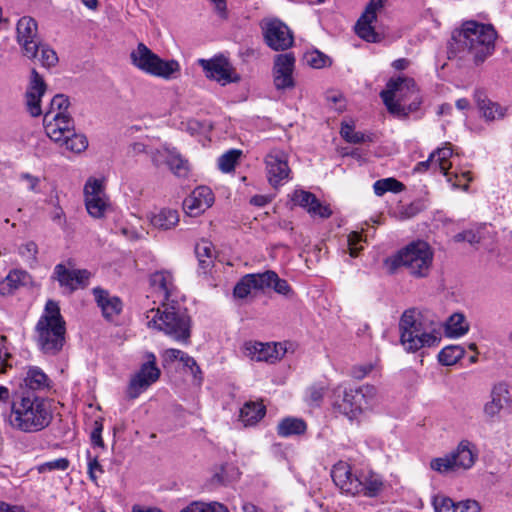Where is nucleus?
I'll return each mask as SVG.
<instances>
[{
  "mask_svg": "<svg viewBox=\"0 0 512 512\" xmlns=\"http://www.w3.org/2000/svg\"><path fill=\"white\" fill-rule=\"evenodd\" d=\"M433 506L435 512H480V506L474 500L455 503L451 498L445 496H436Z\"/></svg>",
  "mask_w": 512,
  "mask_h": 512,
  "instance_id": "29",
  "label": "nucleus"
},
{
  "mask_svg": "<svg viewBox=\"0 0 512 512\" xmlns=\"http://www.w3.org/2000/svg\"><path fill=\"white\" fill-rule=\"evenodd\" d=\"M46 90L47 85L43 77L33 68L25 93L26 107L31 116L37 117L42 114L41 99Z\"/></svg>",
  "mask_w": 512,
  "mask_h": 512,
  "instance_id": "23",
  "label": "nucleus"
},
{
  "mask_svg": "<svg viewBox=\"0 0 512 512\" xmlns=\"http://www.w3.org/2000/svg\"><path fill=\"white\" fill-rule=\"evenodd\" d=\"M306 211L311 217H319L322 219H327L332 215L330 206L320 202L317 197H315L313 204L307 207Z\"/></svg>",
  "mask_w": 512,
  "mask_h": 512,
  "instance_id": "52",
  "label": "nucleus"
},
{
  "mask_svg": "<svg viewBox=\"0 0 512 512\" xmlns=\"http://www.w3.org/2000/svg\"><path fill=\"white\" fill-rule=\"evenodd\" d=\"M53 277L59 285L69 293L83 289L89 284L91 273L86 269H69L64 264H57L54 268Z\"/></svg>",
  "mask_w": 512,
  "mask_h": 512,
  "instance_id": "19",
  "label": "nucleus"
},
{
  "mask_svg": "<svg viewBox=\"0 0 512 512\" xmlns=\"http://www.w3.org/2000/svg\"><path fill=\"white\" fill-rule=\"evenodd\" d=\"M464 355V349L460 346H446L438 354V360L442 365L451 366L457 363Z\"/></svg>",
  "mask_w": 512,
  "mask_h": 512,
  "instance_id": "42",
  "label": "nucleus"
},
{
  "mask_svg": "<svg viewBox=\"0 0 512 512\" xmlns=\"http://www.w3.org/2000/svg\"><path fill=\"white\" fill-rule=\"evenodd\" d=\"M180 512H229L227 507L219 502L194 501Z\"/></svg>",
  "mask_w": 512,
  "mask_h": 512,
  "instance_id": "44",
  "label": "nucleus"
},
{
  "mask_svg": "<svg viewBox=\"0 0 512 512\" xmlns=\"http://www.w3.org/2000/svg\"><path fill=\"white\" fill-rule=\"evenodd\" d=\"M324 395V389L322 387L313 386L309 389V398L312 403H318Z\"/></svg>",
  "mask_w": 512,
  "mask_h": 512,
  "instance_id": "64",
  "label": "nucleus"
},
{
  "mask_svg": "<svg viewBox=\"0 0 512 512\" xmlns=\"http://www.w3.org/2000/svg\"><path fill=\"white\" fill-rule=\"evenodd\" d=\"M468 323L462 314L455 313L449 317L445 325V332L449 337H460L468 331Z\"/></svg>",
  "mask_w": 512,
  "mask_h": 512,
  "instance_id": "40",
  "label": "nucleus"
},
{
  "mask_svg": "<svg viewBox=\"0 0 512 512\" xmlns=\"http://www.w3.org/2000/svg\"><path fill=\"white\" fill-rule=\"evenodd\" d=\"M165 162L170 171L177 177H187L190 172V163L175 148H165Z\"/></svg>",
  "mask_w": 512,
  "mask_h": 512,
  "instance_id": "30",
  "label": "nucleus"
},
{
  "mask_svg": "<svg viewBox=\"0 0 512 512\" xmlns=\"http://www.w3.org/2000/svg\"><path fill=\"white\" fill-rule=\"evenodd\" d=\"M399 327L401 344L406 351L415 352L424 347L436 346L440 341L434 331L424 328L420 315L415 310H407L403 313Z\"/></svg>",
  "mask_w": 512,
  "mask_h": 512,
  "instance_id": "9",
  "label": "nucleus"
},
{
  "mask_svg": "<svg viewBox=\"0 0 512 512\" xmlns=\"http://www.w3.org/2000/svg\"><path fill=\"white\" fill-rule=\"evenodd\" d=\"M132 64L139 70L166 80L175 78L180 72L178 61L163 60L144 43H139L130 54Z\"/></svg>",
  "mask_w": 512,
  "mask_h": 512,
  "instance_id": "10",
  "label": "nucleus"
},
{
  "mask_svg": "<svg viewBox=\"0 0 512 512\" xmlns=\"http://www.w3.org/2000/svg\"><path fill=\"white\" fill-rule=\"evenodd\" d=\"M121 233L130 240H138V239H141L144 237L143 230L137 231V230H135L133 228H129V227H122Z\"/></svg>",
  "mask_w": 512,
  "mask_h": 512,
  "instance_id": "63",
  "label": "nucleus"
},
{
  "mask_svg": "<svg viewBox=\"0 0 512 512\" xmlns=\"http://www.w3.org/2000/svg\"><path fill=\"white\" fill-rule=\"evenodd\" d=\"M161 371L157 367L156 357L153 353L146 354V362L132 376L128 395L130 398H137L144 390L155 383L160 377Z\"/></svg>",
  "mask_w": 512,
  "mask_h": 512,
  "instance_id": "14",
  "label": "nucleus"
},
{
  "mask_svg": "<svg viewBox=\"0 0 512 512\" xmlns=\"http://www.w3.org/2000/svg\"><path fill=\"white\" fill-rule=\"evenodd\" d=\"M252 290H263L262 273L247 274L235 285L233 295L236 298H246Z\"/></svg>",
  "mask_w": 512,
  "mask_h": 512,
  "instance_id": "31",
  "label": "nucleus"
},
{
  "mask_svg": "<svg viewBox=\"0 0 512 512\" xmlns=\"http://www.w3.org/2000/svg\"><path fill=\"white\" fill-rule=\"evenodd\" d=\"M17 251L23 261L30 267L37 264L38 246L34 241H27L21 244Z\"/></svg>",
  "mask_w": 512,
  "mask_h": 512,
  "instance_id": "46",
  "label": "nucleus"
},
{
  "mask_svg": "<svg viewBox=\"0 0 512 512\" xmlns=\"http://www.w3.org/2000/svg\"><path fill=\"white\" fill-rule=\"evenodd\" d=\"M331 477L341 493L348 496L375 497L384 487L379 474L371 470H356L346 461L333 465Z\"/></svg>",
  "mask_w": 512,
  "mask_h": 512,
  "instance_id": "3",
  "label": "nucleus"
},
{
  "mask_svg": "<svg viewBox=\"0 0 512 512\" xmlns=\"http://www.w3.org/2000/svg\"><path fill=\"white\" fill-rule=\"evenodd\" d=\"M477 458L473 445L469 441H461L451 453L433 458L430 468L440 474H450L470 469Z\"/></svg>",
  "mask_w": 512,
  "mask_h": 512,
  "instance_id": "11",
  "label": "nucleus"
},
{
  "mask_svg": "<svg viewBox=\"0 0 512 512\" xmlns=\"http://www.w3.org/2000/svg\"><path fill=\"white\" fill-rule=\"evenodd\" d=\"M195 254L200 268L205 273L214 262L215 248L213 244L208 240H201L195 246Z\"/></svg>",
  "mask_w": 512,
  "mask_h": 512,
  "instance_id": "37",
  "label": "nucleus"
},
{
  "mask_svg": "<svg viewBox=\"0 0 512 512\" xmlns=\"http://www.w3.org/2000/svg\"><path fill=\"white\" fill-rule=\"evenodd\" d=\"M69 460L67 458H58L51 461H47L38 466L40 473L50 472L54 470L65 471L69 467Z\"/></svg>",
  "mask_w": 512,
  "mask_h": 512,
  "instance_id": "57",
  "label": "nucleus"
},
{
  "mask_svg": "<svg viewBox=\"0 0 512 512\" xmlns=\"http://www.w3.org/2000/svg\"><path fill=\"white\" fill-rule=\"evenodd\" d=\"M53 419L49 401L33 393L15 394L8 415L9 425L24 433H36L47 428Z\"/></svg>",
  "mask_w": 512,
  "mask_h": 512,
  "instance_id": "1",
  "label": "nucleus"
},
{
  "mask_svg": "<svg viewBox=\"0 0 512 512\" xmlns=\"http://www.w3.org/2000/svg\"><path fill=\"white\" fill-rule=\"evenodd\" d=\"M341 136L349 143H363L368 138L365 134L357 132L350 124L343 123L340 130Z\"/></svg>",
  "mask_w": 512,
  "mask_h": 512,
  "instance_id": "51",
  "label": "nucleus"
},
{
  "mask_svg": "<svg viewBox=\"0 0 512 512\" xmlns=\"http://www.w3.org/2000/svg\"><path fill=\"white\" fill-rule=\"evenodd\" d=\"M179 222V213L175 209L163 208L150 216V223L160 230H170Z\"/></svg>",
  "mask_w": 512,
  "mask_h": 512,
  "instance_id": "32",
  "label": "nucleus"
},
{
  "mask_svg": "<svg viewBox=\"0 0 512 512\" xmlns=\"http://www.w3.org/2000/svg\"><path fill=\"white\" fill-rule=\"evenodd\" d=\"M58 144L73 153H81L88 147V140L85 135L76 133L74 127L71 135H66Z\"/></svg>",
  "mask_w": 512,
  "mask_h": 512,
  "instance_id": "38",
  "label": "nucleus"
},
{
  "mask_svg": "<svg viewBox=\"0 0 512 512\" xmlns=\"http://www.w3.org/2000/svg\"><path fill=\"white\" fill-rule=\"evenodd\" d=\"M12 355L7 346V339L5 336H0V374L6 373L12 367Z\"/></svg>",
  "mask_w": 512,
  "mask_h": 512,
  "instance_id": "54",
  "label": "nucleus"
},
{
  "mask_svg": "<svg viewBox=\"0 0 512 512\" xmlns=\"http://www.w3.org/2000/svg\"><path fill=\"white\" fill-rule=\"evenodd\" d=\"M92 292L103 317L108 321H115L123 308L121 299L100 287L94 288Z\"/></svg>",
  "mask_w": 512,
  "mask_h": 512,
  "instance_id": "26",
  "label": "nucleus"
},
{
  "mask_svg": "<svg viewBox=\"0 0 512 512\" xmlns=\"http://www.w3.org/2000/svg\"><path fill=\"white\" fill-rule=\"evenodd\" d=\"M29 274L22 269L11 270L8 275L0 282V293L8 295L13 293L19 287L26 284Z\"/></svg>",
  "mask_w": 512,
  "mask_h": 512,
  "instance_id": "34",
  "label": "nucleus"
},
{
  "mask_svg": "<svg viewBox=\"0 0 512 512\" xmlns=\"http://www.w3.org/2000/svg\"><path fill=\"white\" fill-rule=\"evenodd\" d=\"M380 96L387 110L398 118H406L421 104L415 81L408 77L391 78Z\"/></svg>",
  "mask_w": 512,
  "mask_h": 512,
  "instance_id": "5",
  "label": "nucleus"
},
{
  "mask_svg": "<svg viewBox=\"0 0 512 512\" xmlns=\"http://www.w3.org/2000/svg\"><path fill=\"white\" fill-rule=\"evenodd\" d=\"M244 353L252 361L274 363L285 355L286 348L281 343L249 341L244 344Z\"/></svg>",
  "mask_w": 512,
  "mask_h": 512,
  "instance_id": "21",
  "label": "nucleus"
},
{
  "mask_svg": "<svg viewBox=\"0 0 512 512\" xmlns=\"http://www.w3.org/2000/svg\"><path fill=\"white\" fill-rule=\"evenodd\" d=\"M509 401L508 385L504 382L497 383L491 391V400L484 405V414L492 419L499 415Z\"/></svg>",
  "mask_w": 512,
  "mask_h": 512,
  "instance_id": "28",
  "label": "nucleus"
},
{
  "mask_svg": "<svg viewBox=\"0 0 512 512\" xmlns=\"http://www.w3.org/2000/svg\"><path fill=\"white\" fill-rule=\"evenodd\" d=\"M306 430V422L303 419L297 417L283 418L277 425V434L283 438L302 435L306 432Z\"/></svg>",
  "mask_w": 512,
  "mask_h": 512,
  "instance_id": "33",
  "label": "nucleus"
},
{
  "mask_svg": "<svg viewBox=\"0 0 512 512\" xmlns=\"http://www.w3.org/2000/svg\"><path fill=\"white\" fill-rule=\"evenodd\" d=\"M454 241L455 242L467 241L470 244H474V243L479 242V237L475 232L469 230V231H463V232L457 233L454 236Z\"/></svg>",
  "mask_w": 512,
  "mask_h": 512,
  "instance_id": "60",
  "label": "nucleus"
},
{
  "mask_svg": "<svg viewBox=\"0 0 512 512\" xmlns=\"http://www.w3.org/2000/svg\"><path fill=\"white\" fill-rule=\"evenodd\" d=\"M150 285L153 292L158 294L161 303L171 302L178 298V292L173 282L171 273L167 271L155 272L150 276Z\"/></svg>",
  "mask_w": 512,
  "mask_h": 512,
  "instance_id": "27",
  "label": "nucleus"
},
{
  "mask_svg": "<svg viewBox=\"0 0 512 512\" xmlns=\"http://www.w3.org/2000/svg\"><path fill=\"white\" fill-rule=\"evenodd\" d=\"M263 278V289L267 287H273L274 290L282 295H288L292 289L288 282L284 279H280L278 275L273 271H266L262 273Z\"/></svg>",
  "mask_w": 512,
  "mask_h": 512,
  "instance_id": "39",
  "label": "nucleus"
},
{
  "mask_svg": "<svg viewBox=\"0 0 512 512\" xmlns=\"http://www.w3.org/2000/svg\"><path fill=\"white\" fill-rule=\"evenodd\" d=\"M461 36L462 46L476 65L483 63L495 50L497 33L490 24L467 21L462 26Z\"/></svg>",
  "mask_w": 512,
  "mask_h": 512,
  "instance_id": "8",
  "label": "nucleus"
},
{
  "mask_svg": "<svg viewBox=\"0 0 512 512\" xmlns=\"http://www.w3.org/2000/svg\"><path fill=\"white\" fill-rule=\"evenodd\" d=\"M305 60L312 68L320 69L330 64V59L319 51L306 53Z\"/></svg>",
  "mask_w": 512,
  "mask_h": 512,
  "instance_id": "56",
  "label": "nucleus"
},
{
  "mask_svg": "<svg viewBox=\"0 0 512 512\" xmlns=\"http://www.w3.org/2000/svg\"><path fill=\"white\" fill-rule=\"evenodd\" d=\"M241 152L239 150H229L218 159V167L222 172L228 173L234 170L235 164L237 163Z\"/></svg>",
  "mask_w": 512,
  "mask_h": 512,
  "instance_id": "47",
  "label": "nucleus"
},
{
  "mask_svg": "<svg viewBox=\"0 0 512 512\" xmlns=\"http://www.w3.org/2000/svg\"><path fill=\"white\" fill-rule=\"evenodd\" d=\"M199 64L206 72V76L208 78L216 80L221 85H226L240 80V77L235 72L232 64L223 56L209 60L200 59Z\"/></svg>",
  "mask_w": 512,
  "mask_h": 512,
  "instance_id": "18",
  "label": "nucleus"
},
{
  "mask_svg": "<svg viewBox=\"0 0 512 512\" xmlns=\"http://www.w3.org/2000/svg\"><path fill=\"white\" fill-rule=\"evenodd\" d=\"M380 401L375 386L364 384L357 388L337 385L332 392L333 409L349 421H359L368 411L373 410Z\"/></svg>",
  "mask_w": 512,
  "mask_h": 512,
  "instance_id": "2",
  "label": "nucleus"
},
{
  "mask_svg": "<svg viewBox=\"0 0 512 512\" xmlns=\"http://www.w3.org/2000/svg\"><path fill=\"white\" fill-rule=\"evenodd\" d=\"M70 106V102L67 96L63 94L55 95L50 103V108L47 112H54V114L60 115H70L68 112V108Z\"/></svg>",
  "mask_w": 512,
  "mask_h": 512,
  "instance_id": "49",
  "label": "nucleus"
},
{
  "mask_svg": "<svg viewBox=\"0 0 512 512\" xmlns=\"http://www.w3.org/2000/svg\"><path fill=\"white\" fill-rule=\"evenodd\" d=\"M86 457H87V470H88L87 472H88V476H89L91 481L96 483L98 477L104 473V468L99 463L97 455L96 456H92L91 452L87 451Z\"/></svg>",
  "mask_w": 512,
  "mask_h": 512,
  "instance_id": "50",
  "label": "nucleus"
},
{
  "mask_svg": "<svg viewBox=\"0 0 512 512\" xmlns=\"http://www.w3.org/2000/svg\"><path fill=\"white\" fill-rule=\"evenodd\" d=\"M374 192L377 196H382L386 192L398 193L404 190L405 186L395 178H384L377 180L374 185Z\"/></svg>",
  "mask_w": 512,
  "mask_h": 512,
  "instance_id": "43",
  "label": "nucleus"
},
{
  "mask_svg": "<svg viewBox=\"0 0 512 512\" xmlns=\"http://www.w3.org/2000/svg\"><path fill=\"white\" fill-rule=\"evenodd\" d=\"M184 353L185 352L179 349L170 348L164 351L163 358L165 361L173 362L175 360H180Z\"/></svg>",
  "mask_w": 512,
  "mask_h": 512,
  "instance_id": "62",
  "label": "nucleus"
},
{
  "mask_svg": "<svg viewBox=\"0 0 512 512\" xmlns=\"http://www.w3.org/2000/svg\"><path fill=\"white\" fill-rule=\"evenodd\" d=\"M453 152L452 149L448 146L442 147L434 151L430 154V160H434V167L438 168L441 173L447 176V180L456 187L467 188L468 182L471 181L470 172H463L461 174V179L455 182H452V178L448 173L451 168L450 158Z\"/></svg>",
  "mask_w": 512,
  "mask_h": 512,
  "instance_id": "25",
  "label": "nucleus"
},
{
  "mask_svg": "<svg viewBox=\"0 0 512 512\" xmlns=\"http://www.w3.org/2000/svg\"><path fill=\"white\" fill-rule=\"evenodd\" d=\"M16 40L23 56L34 60L38 56L41 38L36 20L30 16L20 18L16 25Z\"/></svg>",
  "mask_w": 512,
  "mask_h": 512,
  "instance_id": "12",
  "label": "nucleus"
},
{
  "mask_svg": "<svg viewBox=\"0 0 512 512\" xmlns=\"http://www.w3.org/2000/svg\"><path fill=\"white\" fill-rule=\"evenodd\" d=\"M23 385L33 391L43 390L49 387V378L39 367L32 366L23 378Z\"/></svg>",
  "mask_w": 512,
  "mask_h": 512,
  "instance_id": "36",
  "label": "nucleus"
},
{
  "mask_svg": "<svg viewBox=\"0 0 512 512\" xmlns=\"http://www.w3.org/2000/svg\"><path fill=\"white\" fill-rule=\"evenodd\" d=\"M65 321L57 302L49 300L36 325V342L40 350L48 355L57 354L65 342Z\"/></svg>",
  "mask_w": 512,
  "mask_h": 512,
  "instance_id": "6",
  "label": "nucleus"
},
{
  "mask_svg": "<svg viewBox=\"0 0 512 512\" xmlns=\"http://www.w3.org/2000/svg\"><path fill=\"white\" fill-rule=\"evenodd\" d=\"M19 178H20L21 181L26 183L27 188L30 191H33V192H38L39 191V189H38L39 184H40L39 177L34 176V175L30 174V173H21Z\"/></svg>",
  "mask_w": 512,
  "mask_h": 512,
  "instance_id": "59",
  "label": "nucleus"
},
{
  "mask_svg": "<svg viewBox=\"0 0 512 512\" xmlns=\"http://www.w3.org/2000/svg\"><path fill=\"white\" fill-rule=\"evenodd\" d=\"M315 197L313 193L300 189L293 192L291 200L295 205L306 210L308 206L313 204Z\"/></svg>",
  "mask_w": 512,
  "mask_h": 512,
  "instance_id": "55",
  "label": "nucleus"
},
{
  "mask_svg": "<svg viewBox=\"0 0 512 512\" xmlns=\"http://www.w3.org/2000/svg\"><path fill=\"white\" fill-rule=\"evenodd\" d=\"M295 57L292 53L279 54L273 66V81L277 90L291 89L295 86L293 71Z\"/></svg>",
  "mask_w": 512,
  "mask_h": 512,
  "instance_id": "20",
  "label": "nucleus"
},
{
  "mask_svg": "<svg viewBox=\"0 0 512 512\" xmlns=\"http://www.w3.org/2000/svg\"><path fill=\"white\" fill-rule=\"evenodd\" d=\"M386 0H370L365 11L355 25L356 34L363 40L376 43L381 40V35L376 32L374 23L377 16L383 11Z\"/></svg>",
  "mask_w": 512,
  "mask_h": 512,
  "instance_id": "15",
  "label": "nucleus"
},
{
  "mask_svg": "<svg viewBox=\"0 0 512 512\" xmlns=\"http://www.w3.org/2000/svg\"><path fill=\"white\" fill-rule=\"evenodd\" d=\"M434 252L431 246L423 240L409 243L395 255L388 258L386 263L391 269L403 267L408 274L416 278H425L433 266Z\"/></svg>",
  "mask_w": 512,
  "mask_h": 512,
  "instance_id": "7",
  "label": "nucleus"
},
{
  "mask_svg": "<svg viewBox=\"0 0 512 512\" xmlns=\"http://www.w3.org/2000/svg\"><path fill=\"white\" fill-rule=\"evenodd\" d=\"M239 476V471L232 465H222L213 477L212 481L220 485H228Z\"/></svg>",
  "mask_w": 512,
  "mask_h": 512,
  "instance_id": "45",
  "label": "nucleus"
},
{
  "mask_svg": "<svg viewBox=\"0 0 512 512\" xmlns=\"http://www.w3.org/2000/svg\"><path fill=\"white\" fill-rule=\"evenodd\" d=\"M481 96L482 93H476L475 95L477 105L487 120H495L503 116L502 108L497 103L481 98Z\"/></svg>",
  "mask_w": 512,
  "mask_h": 512,
  "instance_id": "41",
  "label": "nucleus"
},
{
  "mask_svg": "<svg viewBox=\"0 0 512 512\" xmlns=\"http://www.w3.org/2000/svg\"><path fill=\"white\" fill-rule=\"evenodd\" d=\"M306 211L311 217H319L322 219H327L332 215L330 206L320 202L317 197H315L313 204L307 207Z\"/></svg>",
  "mask_w": 512,
  "mask_h": 512,
  "instance_id": "53",
  "label": "nucleus"
},
{
  "mask_svg": "<svg viewBox=\"0 0 512 512\" xmlns=\"http://www.w3.org/2000/svg\"><path fill=\"white\" fill-rule=\"evenodd\" d=\"M266 409L261 402H246L240 409V421L245 426H251L259 422L265 415Z\"/></svg>",
  "mask_w": 512,
  "mask_h": 512,
  "instance_id": "35",
  "label": "nucleus"
},
{
  "mask_svg": "<svg viewBox=\"0 0 512 512\" xmlns=\"http://www.w3.org/2000/svg\"><path fill=\"white\" fill-rule=\"evenodd\" d=\"M266 172L273 187L283 185L290 179L288 155L281 149H272L265 157Z\"/></svg>",
  "mask_w": 512,
  "mask_h": 512,
  "instance_id": "17",
  "label": "nucleus"
},
{
  "mask_svg": "<svg viewBox=\"0 0 512 512\" xmlns=\"http://www.w3.org/2000/svg\"><path fill=\"white\" fill-rule=\"evenodd\" d=\"M214 203V194L207 186H199L184 200V209L192 217L204 213Z\"/></svg>",
  "mask_w": 512,
  "mask_h": 512,
  "instance_id": "24",
  "label": "nucleus"
},
{
  "mask_svg": "<svg viewBox=\"0 0 512 512\" xmlns=\"http://www.w3.org/2000/svg\"><path fill=\"white\" fill-rule=\"evenodd\" d=\"M266 44L275 51L290 48L294 42L289 27L278 19H267L261 24Z\"/></svg>",
  "mask_w": 512,
  "mask_h": 512,
  "instance_id": "16",
  "label": "nucleus"
},
{
  "mask_svg": "<svg viewBox=\"0 0 512 512\" xmlns=\"http://www.w3.org/2000/svg\"><path fill=\"white\" fill-rule=\"evenodd\" d=\"M84 200L87 212L94 218H102L110 209L103 180L89 178L84 186Z\"/></svg>",
  "mask_w": 512,
  "mask_h": 512,
  "instance_id": "13",
  "label": "nucleus"
},
{
  "mask_svg": "<svg viewBox=\"0 0 512 512\" xmlns=\"http://www.w3.org/2000/svg\"><path fill=\"white\" fill-rule=\"evenodd\" d=\"M348 249L351 257H357L359 251L363 248L362 246V235L358 232H352L349 234L348 239Z\"/></svg>",
  "mask_w": 512,
  "mask_h": 512,
  "instance_id": "58",
  "label": "nucleus"
},
{
  "mask_svg": "<svg viewBox=\"0 0 512 512\" xmlns=\"http://www.w3.org/2000/svg\"><path fill=\"white\" fill-rule=\"evenodd\" d=\"M147 325L165 333L176 341L187 343L190 338L191 320L187 310L176 299L162 302L146 314Z\"/></svg>",
  "mask_w": 512,
  "mask_h": 512,
  "instance_id": "4",
  "label": "nucleus"
},
{
  "mask_svg": "<svg viewBox=\"0 0 512 512\" xmlns=\"http://www.w3.org/2000/svg\"><path fill=\"white\" fill-rule=\"evenodd\" d=\"M36 59H38L42 66L47 68L55 66L58 63V56L56 52L42 42Z\"/></svg>",
  "mask_w": 512,
  "mask_h": 512,
  "instance_id": "48",
  "label": "nucleus"
},
{
  "mask_svg": "<svg viewBox=\"0 0 512 512\" xmlns=\"http://www.w3.org/2000/svg\"><path fill=\"white\" fill-rule=\"evenodd\" d=\"M95 428L93 429L92 433H91V443L94 445V446H97V447H101L103 448L104 447V442H103V439H102V430H103V426L102 424L98 423V422H95Z\"/></svg>",
  "mask_w": 512,
  "mask_h": 512,
  "instance_id": "61",
  "label": "nucleus"
},
{
  "mask_svg": "<svg viewBox=\"0 0 512 512\" xmlns=\"http://www.w3.org/2000/svg\"><path fill=\"white\" fill-rule=\"evenodd\" d=\"M46 135L55 143L63 140L66 135H71L74 128V120L71 115L54 114L46 112L43 119Z\"/></svg>",
  "mask_w": 512,
  "mask_h": 512,
  "instance_id": "22",
  "label": "nucleus"
}]
</instances>
